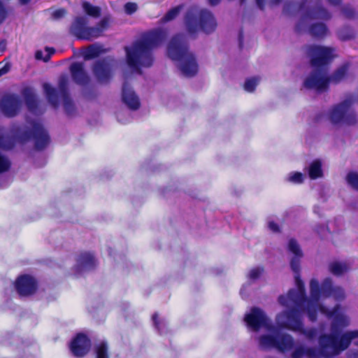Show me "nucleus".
Masks as SVG:
<instances>
[{"instance_id": "nucleus-48", "label": "nucleus", "mask_w": 358, "mask_h": 358, "mask_svg": "<svg viewBox=\"0 0 358 358\" xmlns=\"http://www.w3.org/2000/svg\"><path fill=\"white\" fill-rule=\"evenodd\" d=\"M66 14V10L65 8H59L55 10L52 13L54 19H59L65 16Z\"/></svg>"}, {"instance_id": "nucleus-50", "label": "nucleus", "mask_w": 358, "mask_h": 358, "mask_svg": "<svg viewBox=\"0 0 358 358\" xmlns=\"http://www.w3.org/2000/svg\"><path fill=\"white\" fill-rule=\"evenodd\" d=\"M152 321H153V323H154V325H155V328L159 331H161V327H160V322H160V320L159 318L158 313H155L152 315Z\"/></svg>"}, {"instance_id": "nucleus-17", "label": "nucleus", "mask_w": 358, "mask_h": 358, "mask_svg": "<svg viewBox=\"0 0 358 358\" xmlns=\"http://www.w3.org/2000/svg\"><path fill=\"white\" fill-rule=\"evenodd\" d=\"M69 69L75 83L83 87H87L90 85L91 78L85 70V65L83 62L72 63Z\"/></svg>"}, {"instance_id": "nucleus-28", "label": "nucleus", "mask_w": 358, "mask_h": 358, "mask_svg": "<svg viewBox=\"0 0 358 358\" xmlns=\"http://www.w3.org/2000/svg\"><path fill=\"white\" fill-rule=\"evenodd\" d=\"M23 94L28 110L30 112L36 113L38 109V103L35 94L28 90H25Z\"/></svg>"}, {"instance_id": "nucleus-4", "label": "nucleus", "mask_w": 358, "mask_h": 358, "mask_svg": "<svg viewBox=\"0 0 358 358\" xmlns=\"http://www.w3.org/2000/svg\"><path fill=\"white\" fill-rule=\"evenodd\" d=\"M285 14L295 15L301 13V19L295 27V31L300 33L306 20H329L331 13L323 6L322 0H301V1L289 0L283 6Z\"/></svg>"}, {"instance_id": "nucleus-55", "label": "nucleus", "mask_w": 358, "mask_h": 358, "mask_svg": "<svg viewBox=\"0 0 358 358\" xmlns=\"http://www.w3.org/2000/svg\"><path fill=\"white\" fill-rule=\"evenodd\" d=\"M255 1H256V3H257V6H258V8L260 10H264V6H265V0H255Z\"/></svg>"}, {"instance_id": "nucleus-26", "label": "nucleus", "mask_w": 358, "mask_h": 358, "mask_svg": "<svg viewBox=\"0 0 358 358\" xmlns=\"http://www.w3.org/2000/svg\"><path fill=\"white\" fill-rule=\"evenodd\" d=\"M317 308L318 302L310 301L308 298V301H306L303 306L300 308L307 313L308 317L310 321L315 322L317 320Z\"/></svg>"}, {"instance_id": "nucleus-19", "label": "nucleus", "mask_w": 358, "mask_h": 358, "mask_svg": "<svg viewBox=\"0 0 358 358\" xmlns=\"http://www.w3.org/2000/svg\"><path fill=\"white\" fill-rule=\"evenodd\" d=\"M122 100L129 109L133 110L138 109L141 105L138 96L127 81L122 85Z\"/></svg>"}, {"instance_id": "nucleus-47", "label": "nucleus", "mask_w": 358, "mask_h": 358, "mask_svg": "<svg viewBox=\"0 0 358 358\" xmlns=\"http://www.w3.org/2000/svg\"><path fill=\"white\" fill-rule=\"evenodd\" d=\"M8 12L3 3L0 1V24L7 17Z\"/></svg>"}, {"instance_id": "nucleus-12", "label": "nucleus", "mask_w": 358, "mask_h": 358, "mask_svg": "<svg viewBox=\"0 0 358 358\" xmlns=\"http://www.w3.org/2000/svg\"><path fill=\"white\" fill-rule=\"evenodd\" d=\"M244 320L248 327L255 331H259L262 327L269 331H273L275 329L264 312L258 307H252L250 312L245 315Z\"/></svg>"}, {"instance_id": "nucleus-54", "label": "nucleus", "mask_w": 358, "mask_h": 358, "mask_svg": "<svg viewBox=\"0 0 358 358\" xmlns=\"http://www.w3.org/2000/svg\"><path fill=\"white\" fill-rule=\"evenodd\" d=\"M84 95L87 99L94 98L96 96L91 90H88L84 92Z\"/></svg>"}, {"instance_id": "nucleus-33", "label": "nucleus", "mask_w": 358, "mask_h": 358, "mask_svg": "<svg viewBox=\"0 0 358 358\" xmlns=\"http://www.w3.org/2000/svg\"><path fill=\"white\" fill-rule=\"evenodd\" d=\"M69 78L66 75H62L59 78L58 87L59 92L62 97L69 96L68 88Z\"/></svg>"}, {"instance_id": "nucleus-24", "label": "nucleus", "mask_w": 358, "mask_h": 358, "mask_svg": "<svg viewBox=\"0 0 358 358\" xmlns=\"http://www.w3.org/2000/svg\"><path fill=\"white\" fill-rule=\"evenodd\" d=\"M310 34L317 38H322L325 37L328 32L327 25L322 22H316L312 24L308 29Z\"/></svg>"}, {"instance_id": "nucleus-7", "label": "nucleus", "mask_w": 358, "mask_h": 358, "mask_svg": "<svg viewBox=\"0 0 358 358\" xmlns=\"http://www.w3.org/2000/svg\"><path fill=\"white\" fill-rule=\"evenodd\" d=\"M29 124L31 127V129L24 130L20 126L13 127L11 129L13 138L22 143L34 140V148L36 150H44L50 141L48 131L39 122L31 120Z\"/></svg>"}, {"instance_id": "nucleus-61", "label": "nucleus", "mask_w": 358, "mask_h": 358, "mask_svg": "<svg viewBox=\"0 0 358 358\" xmlns=\"http://www.w3.org/2000/svg\"><path fill=\"white\" fill-rule=\"evenodd\" d=\"M46 50H48V51H50V52L51 54L54 53V52H55V49H54L53 48H46Z\"/></svg>"}, {"instance_id": "nucleus-37", "label": "nucleus", "mask_w": 358, "mask_h": 358, "mask_svg": "<svg viewBox=\"0 0 358 358\" xmlns=\"http://www.w3.org/2000/svg\"><path fill=\"white\" fill-rule=\"evenodd\" d=\"M338 36L342 41H348L355 37V33L352 28L346 26L339 30Z\"/></svg>"}, {"instance_id": "nucleus-32", "label": "nucleus", "mask_w": 358, "mask_h": 358, "mask_svg": "<svg viewBox=\"0 0 358 358\" xmlns=\"http://www.w3.org/2000/svg\"><path fill=\"white\" fill-rule=\"evenodd\" d=\"M95 358H110L107 342L101 341L94 346Z\"/></svg>"}, {"instance_id": "nucleus-58", "label": "nucleus", "mask_w": 358, "mask_h": 358, "mask_svg": "<svg viewBox=\"0 0 358 358\" xmlns=\"http://www.w3.org/2000/svg\"><path fill=\"white\" fill-rule=\"evenodd\" d=\"M283 0H270V4L272 6L280 3Z\"/></svg>"}, {"instance_id": "nucleus-31", "label": "nucleus", "mask_w": 358, "mask_h": 358, "mask_svg": "<svg viewBox=\"0 0 358 358\" xmlns=\"http://www.w3.org/2000/svg\"><path fill=\"white\" fill-rule=\"evenodd\" d=\"M329 271L334 275L341 276L348 270L345 264L333 262L329 266Z\"/></svg>"}, {"instance_id": "nucleus-46", "label": "nucleus", "mask_w": 358, "mask_h": 358, "mask_svg": "<svg viewBox=\"0 0 358 358\" xmlns=\"http://www.w3.org/2000/svg\"><path fill=\"white\" fill-rule=\"evenodd\" d=\"M138 6L136 3L127 2L124 5L125 13L128 15H131L137 10Z\"/></svg>"}, {"instance_id": "nucleus-49", "label": "nucleus", "mask_w": 358, "mask_h": 358, "mask_svg": "<svg viewBox=\"0 0 358 358\" xmlns=\"http://www.w3.org/2000/svg\"><path fill=\"white\" fill-rule=\"evenodd\" d=\"M268 227L269 229L274 233L280 232V228L279 225L273 221H270L268 224Z\"/></svg>"}, {"instance_id": "nucleus-6", "label": "nucleus", "mask_w": 358, "mask_h": 358, "mask_svg": "<svg viewBox=\"0 0 358 358\" xmlns=\"http://www.w3.org/2000/svg\"><path fill=\"white\" fill-rule=\"evenodd\" d=\"M185 24L187 32L194 36L200 30L209 34L215 31L217 23L212 12L207 9L198 11L188 10L185 17Z\"/></svg>"}, {"instance_id": "nucleus-56", "label": "nucleus", "mask_w": 358, "mask_h": 358, "mask_svg": "<svg viewBox=\"0 0 358 358\" xmlns=\"http://www.w3.org/2000/svg\"><path fill=\"white\" fill-rule=\"evenodd\" d=\"M343 0H328L329 3L333 6H339L341 4Z\"/></svg>"}, {"instance_id": "nucleus-14", "label": "nucleus", "mask_w": 358, "mask_h": 358, "mask_svg": "<svg viewBox=\"0 0 358 358\" xmlns=\"http://www.w3.org/2000/svg\"><path fill=\"white\" fill-rule=\"evenodd\" d=\"M92 342L84 333H78L71 339L69 348L72 355L77 358L85 357L90 351Z\"/></svg>"}, {"instance_id": "nucleus-34", "label": "nucleus", "mask_w": 358, "mask_h": 358, "mask_svg": "<svg viewBox=\"0 0 358 358\" xmlns=\"http://www.w3.org/2000/svg\"><path fill=\"white\" fill-rule=\"evenodd\" d=\"M182 8V5H178L171 8L162 17L163 22H168L176 19L180 13Z\"/></svg>"}, {"instance_id": "nucleus-27", "label": "nucleus", "mask_w": 358, "mask_h": 358, "mask_svg": "<svg viewBox=\"0 0 358 358\" xmlns=\"http://www.w3.org/2000/svg\"><path fill=\"white\" fill-rule=\"evenodd\" d=\"M106 52V50L102 45L94 43L90 45L85 52L84 53V58L86 60L92 59L98 57L101 54Z\"/></svg>"}, {"instance_id": "nucleus-53", "label": "nucleus", "mask_w": 358, "mask_h": 358, "mask_svg": "<svg viewBox=\"0 0 358 358\" xmlns=\"http://www.w3.org/2000/svg\"><path fill=\"white\" fill-rule=\"evenodd\" d=\"M221 0H208V3L210 6H216L220 2ZM245 0H240V3L241 4H243L245 3Z\"/></svg>"}, {"instance_id": "nucleus-60", "label": "nucleus", "mask_w": 358, "mask_h": 358, "mask_svg": "<svg viewBox=\"0 0 358 358\" xmlns=\"http://www.w3.org/2000/svg\"><path fill=\"white\" fill-rule=\"evenodd\" d=\"M31 1V0H20V2L22 5H25L29 3Z\"/></svg>"}, {"instance_id": "nucleus-15", "label": "nucleus", "mask_w": 358, "mask_h": 358, "mask_svg": "<svg viewBox=\"0 0 358 358\" xmlns=\"http://www.w3.org/2000/svg\"><path fill=\"white\" fill-rule=\"evenodd\" d=\"M92 72L101 84L110 83L113 78L112 66L108 58L96 60L92 66Z\"/></svg>"}, {"instance_id": "nucleus-44", "label": "nucleus", "mask_w": 358, "mask_h": 358, "mask_svg": "<svg viewBox=\"0 0 358 358\" xmlns=\"http://www.w3.org/2000/svg\"><path fill=\"white\" fill-rule=\"evenodd\" d=\"M342 13L347 19H352L355 16V9L350 5H345L341 8Z\"/></svg>"}, {"instance_id": "nucleus-8", "label": "nucleus", "mask_w": 358, "mask_h": 358, "mask_svg": "<svg viewBox=\"0 0 358 358\" xmlns=\"http://www.w3.org/2000/svg\"><path fill=\"white\" fill-rule=\"evenodd\" d=\"M87 22L83 17H76L72 22L69 32L77 39L92 41L100 36L107 26V22L102 20L96 27H87Z\"/></svg>"}, {"instance_id": "nucleus-52", "label": "nucleus", "mask_w": 358, "mask_h": 358, "mask_svg": "<svg viewBox=\"0 0 358 358\" xmlns=\"http://www.w3.org/2000/svg\"><path fill=\"white\" fill-rule=\"evenodd\" d=\"M238 42H239V47L241 49L243 48V29H241L238 34Z\"/></svg>"}, {"instance_id": "nucleus-62", "label": "nucleus", "mask_w": 358, "mask_h": 358, "mask_svg": "<svg viewBox=\"0 0 358 358\" xmlns=\"http://www.w3.org/2000/svg\"><path fill=\"white\" fill-rule=\"evenodd\" d=\"M48 58H49V57H48L47 58L43 59V60H44L45 62H47V61L48 60Z\"/></svg>"}, {"instance_id": "nucleus-39", "label": "nucleus", "mask_w": 358, "mask_h": 358, "mask_svg": "<svg viewBox=\"0 0 358 358\" xmlns=\"http://www.w3.org/2000/svg\"><path fill=\"white\" fill-rule=\"evenodd\" d=\"M346 181L354 189L358 191V173L350 171L346 176Z\"/></svg>"}, {"instance_id": "nucleus-42", "label": "nucleus", "mask_w": 358, "mask_h": 358, "mask_svg": "<svg viewBox=\"0 0 358 358\" xmlns=\"http://www.w3.org/2000/svg\"><path fill=\"white\" fill-rule=\"evenodd\" d=\"M348 319L343 315H338L334 317V323L332 324V329L337 327H345L348 325Z\"/></svg>"}, {"instance_id": "nucleus-43", "label": "nucleus", "mask_w": 358, "mask_h": 358, "mask_svg": "<svg viewBox=\"0 0 358 358\" xmlns=\"http://www.w3.org/2000/svg\"><path fill=\"white\" fill-rule=\"evenodd\" d=\"M303 175L300 172L292 173L288 178V181L295 184H301L303 182Z\"/></svg>"}, {"instance_id": "nucleus-59", "label": "nucleus", "mask_w": 358, "mask_h": 358, "mask_svg": "<svg viewBox=\"0 0 358 358\" xmlns=\"http://www.w3.org/2000/svg\"><path fill=\"white\" fill-rule=\"evenodd\" d=\"M43 53L41 51H37L36 52L35 57L37 59H42Z\"/></svg>"}, {"instance_id": "nucleus-18", "label": "nucleus", "mask_w": 358, "mask_h": 358, "mask_svg": "<svg viewBox=\"0 0 358 358\" xmlns=\"http://www.w3.org/2000/svg\"><path fill=\"white\" fill-rule=\"evenodd\" d=\"M322 295L324 297H333L336 301H342L345 299V292L343 289L338 286H334L332 280L330 278H326L321 285Z\"/></svg>"}, {"instance_id": "nucleus-2", "label": "nucleus", "mask_w": 358, "mask_h": 358, "mask_svg": "<svg viewBox=\"0 0 358 358\" xmlns=\"http://www.w3.org/2000/svg\"><path fill=\"white\" fill-rule=\"evenodd\" d=\"M166 38V33L159 29L144 33L139 41L131 47L125 46L126 59L128 66L141 73V67H150L153 63L152 50L159 46Z\"/></svg>"}, {"instance_id": "nucleus-41", "label": "nucleus", "mask_w": 358, "mask_h": 358, "mask_svg": "<svg viewBox=\"0 0 358 358\" xmlns=\"http://www.w3.org/2000/svg\"><path fill=\"white\" fill-rule=\"evenodd\" d=\"M15 142L13 139L7 138L0 134V148L3 150H11L14 148Z\"/></svg>"}, {"instance_id": "nucleus-38", "label": "nucleus", "mask_w": 358, "mask_h": 358, "mask_svg": "<svg viewBox=\"0 0 358 358\" xmlns=\"http://www.w3.org/2000/svg\"><path fill=\"white\" fill-rule=\"evenodd\" d=\"M297 332H299L300 334H303L306 336V338H308L310 341L314 340L317 336V329L314 327H311L309 329H305L303 327V324L302 327L297 331Z\"/></svg>"}, {"instance_id": "nucleus-22", "label": "nucleus", "mask_w": 358, "mask_h": 358, "mask_svg": "<svg viewBox=\"0 0 358 358\" xmlns=\"http://www.w3.org/2000/svg\"><path fill=\"white\" fill-rule=\"evenodd\" d=\"M96 266L94 255L90 252H82L76 258V267L79 270H92Z\"/></svg>"}, {"instance_id": "nucleus-40", "label": "nucleus", "mask_w": 358, "mask_h": 358, "mask_svg": "<svg viewBox=\"0 0 358 358\" xmlns=\"http://www.w3.org/2000/svg\"><path fill=\"white\" fill-rule=\"evenodd\" d=\"M259 79L257 77H252L246 79L244 83V90L248 92H252L255 90Z\"/></svg>"}, {"instance_id": "nucleus-35", "label": "nucleus", "mask_w": 358, "mask_h": 358, "mask_svg": "<svg viewBox=\"0 0 358 358\" xmlns=\"http://www.w3.org/2000/svg\"><path fill=\"white\" fill-rule=\"evenodd\" d=\"M83 7L87 15L90 16L97 17L101 15L100 8L98 6H92L89 2H84Z\"/></svg>"}, {"instance_id": "nucleus-3", "label": "nucleus", "mask_w": 358, "mask_h": 358, "mask_svg": "<svg viewBox=\"0 0 358 358\" xmlns=\"http://www.w3.org/2000/svg\"><path fill=\"white\" fill-rule=\"evenodd\" d=\"M307 52L310 57V64L315 69L305 79L303 86L318 92H325L329 85L327 67L334 58L333 50L328 47L313 45L308 47Z\"/></svg>"}, {"instance_id": "nucleus-10", "label": "nucleus", "mask_w": 358, "mask_h": 358, "mask_svg": "<svg viewBox=\"0 0 358 358\" xmlns=\"http://www.w3.org/2000/svg\"><path fill=\"white\" fill-rule=\"evenodd\" d=\"M294 344L293 338L287 334H264L259 338V347L263 350L275 348L285 352L291 350Z\"/></svg>"}, {"instance_id": "nucleus-21", "label": "nucleus", "mask_w": 358, "mask_h": 358, "mask_svg": "<svg viewBox=\"0 0 358 358\" xmlns=\"http://www.w3.org/2000/svg\"><path fill=\"white\" fill-rule=\"evenodd\" d=\"M288 250L294 255L290 260L291 269L293 272H298L301 269V259L303 257V252L296 239H289Z\"/></svg>"}, {"instance_id": "nucleus-30", "label": "nucleus", "mask_w": 358, "mask_h": 358, "mask_svg": "<svg viewBox=\"0 0 358 358\" xmlns=\"http://www.w3.org/2000/svg\"><path fill=\"white\" fill-rule=\"evenodd\" d=\"M310 299L309 300L318 302L322 295L321 286L317 280L312 279L310 282Z\"/></svg>"}, {"instance_id": "nucleus-13", "label": "nucleus", "mask_w": 358, "mask_h": 358, "mask_svg": "<svg viewBox=\"0 0 358 358\" xmlns=\"http://www.w3.org/2000/svg\"><path fill=\"white\" fill-rule=\"evenodd\" d=\"M15 289L21 297L31 296L36 293L38 289L37 279L29 274H22L17 277L14 282Z\"/></svg>"}, {"instance_id": "nucleus-36", "label": "nucleus", "mask_w": 358, "mask_h": 358, "mask_svg": "<svg viewBox=\"0 0 358 358\" xmlns=\"http://www.w3.org/2000/svg\"><path fill=\"white\" fill-rule=\"evenodd\" d=\"M65 113L68 115H72L76 111V107L70 95L62 97Z\"/></svg>"}, {"instance_id": "nucleus-29", "label": "nucleus", "mask_w": 358, "mask_h": 358, "mask_svg": "<svg viewBox=\"0 0 358 358\" xmlns=\"http://www.w3.org/2000/svg\"><path fill=\"white\" fill-rule=\"evenodd\" d=\"M308 176L310 179L315 180L323 176L322 163L319 159L314 160L308 169Z\"/></svg>"}, {"instance_id": "nucleus-51", "label": "nucleus", "mask_w": 358, "mask_h": 358, "mask_svg": "<svg viewBox=\"0 0 358 358\" xmlns=\"http://www.w3.org/2000/svg\"><path fill=\"white\" fill-rule=\"evenodd\" d=\"M10 64L6 63L3 66L0 68V77L6 74L10 69Z\"/></svg>"}, {"instance_id": "nucleus-16", "label": "nucleus", "mask_w": 358, "mask_h": 358, "mask_svg": "<svg viewBox=\"0 0 358 358\" xmlns=\"http://www.w3.org/2000/svg\"><path fill=\"white\" fill-rule=\"evenodd\" d=\"M22 101L14 94L4 95L0 99V109L6 117H14L20 112Z\"/></svg>"}, {"instance_id": "nucleus-1", "label": "nucleus", "mask_w": 358, "mask_h": 358, "mask_svg": "<svg viewBox=\"0 0 358 358\" xmlns=\"http://www.w3.org/2000/svg\"><path fill=\"white\" fill-rule=\"evenodd\" d=\"M358 330L348 331L340 336L334 334H322L318 337V350L315 348L296 347L292 353V358H331L347 350L350 344L358 346Z\"/></svg>"}, {"instance_id": "nucleus-5", "label": "nucleus", "mask_w": 358, "mask_h": 358, "mask_svg": "<svg viewBox=\"0 0 358 358\" xmlns=\"http://www.w3.org/2000/svg\"><path fill=\"white\" fill-rule=\"evenodd\" d=\"M167 54L173 61L180 62V69L186 77H193L198 72L195 56L189 52V46L184 34H177L171 39Z\"/></svg>"}, {"instance_id": "nucleus-25", "label": "nucleus", "mask_w": 358, "mask_h": 358, "mask_svg": "<svg viewBox=\"0 0 358 358\" xmlns=\"http://www.w3.org/2000/svg\"><path fill=\"white\" fill-rule=\"evenodd\" d=\"M348 64H344L338 68L331 76H328L329 83L338 84L345 78L348 72Z\"/></svg>"}, {"instance_id": "nucleus-20", "label": "nucleus", "mask_w": 358, "mask_h": 358, "mask_svg": "<svg viewBox=\"0 0 358 358\" xmlns=\"http://www.w3.org/2000/svg\"><path fill=\"white\" fill-rule=\"evenodd\" d=\"M300 308L296 306L288 310L285 313L287 322L283 327L287 329L297 331L303 325L300 315Z\"/></svg>"}, {"instance_id": "nucleus-9", "label": "nucleus", "mask_w": 358, "mask_h": 358, "mask_svg": "<svg viewBox=\"0 0 358 358\" xmlns=\"http://www.w3.org/2000/svg\"><path fill=\"white\" fill-rule=\"evenodd\" d=\"M352 103V99L348 98L334 106L329 113L331 122L334 124L339 123L348 125L356 124L357 123V117L355 112L351 110Z\"/></svg>"}, {"instance_id": "nucleus-23", "label": "nucleus", "mask_w": 358, "mask_h": 358, "mask_svg": "<svg viewBox=\"0 0 358 358\" xmlns=\"http://www.w3.org/2000/svg\"><path fill=\"white\" fill-rule=\"evenodd\" d=\"M43 88L48 101L52 105V107L57 108L59 105V92L57 90L47 83L43 84Z\"/></svg>"}, {"instance_id": "nucleus-11", "label": "nucleus", "mask_w": 358, "mask_h": 358, "mask_svg": "<svg viewBox=\"0 0 358 358\" xmlns=\"http://www.w3.org/2000/svg\"><path fill=\"white\" fill-rule=\"evenodd\" d=\"M300 271L301 269L298 272H294L297 289H291L287 295H280L278 302L281 305L287 306L289 303H292L295 306L301 308L306 301H308L304 283L300 277Z\"/></svg>"}, {"instance_id": "nucleus-45", "label": "nucleus", "mask_w": 358, "mask_h": 358, "mask_svg": "<svg viewBox=\"0 0 358 358\" xmlns=\"http://www.w3.org/2000/svg\"><path fill=\"white\" fill-rule=\"evenodd\" d=\"M264 268L262 267L253 268L249 273L248 278L251 280H256L259 278L263 273Z\"/></svg>"}, {"instance_id": "nucleus-57", "label": "nucleus", "mask_w": 358, "mask_h": 358, "mask_svg": "<svg viewBox=\"0 0 358 358\" xmlns=\"http://www.w3.org/2000/svg\"><path fill=\"white\" fill-rule=\"evenodd\" d=\"M348 358H358V350L349 353Z\"/></svg>"}]
</instances>
